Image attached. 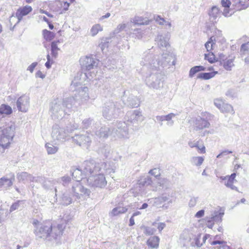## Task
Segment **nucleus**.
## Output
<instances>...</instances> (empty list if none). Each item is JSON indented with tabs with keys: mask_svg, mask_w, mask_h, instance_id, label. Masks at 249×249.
<instances>
[{
	"mask_svg": "<svg viewBox=\"0 0 249 249\" xmlns=\"http://www.w3.org/2000/svg\"><path fill=\"white\" fill-rule=\"evenodd\" d=\"M172 56L168 53H163L162 58L163 60H159V56L147 54L141 62L142 66L141 72L145 78L144 80L146 85L156 89H160L163 87L162 80L163 76L160 70V67L167 66L171 60Z\"/></svg>",
	"mask_w": 249,
	"mask_h": 249,
	"instance_id": "f257e3e1",
	"label": "nucleus"
},
{
	"mask_svg": "<svg viewBox=\"0 0 249 249\" xmlns=\"http://www.w3.org/2000/svg\"><path fill=\"white\" fill-rule=\"evenodd\" d=\"M32 224L34 227V232L36 236L50 241L57 242L65 228V225L63 224L53 226L50 222L41 223L36 219H34Z\"/></svg>",
	"mask_w": 249,
	"mask_h": 249,
	"instance_id": "f03ea898",
	"label": "nucleus"
},
{
	"mask_svg": "<svg viewBox=\"0 0 249 249\" xmlns=\"http://www.w3.org/2000/svg\"><path fill=\"white\" fill-rule=\"evenodd\" d=\"M75 103V99L73 97H70L63 100L57 99L53 100L51 105L50 112L53 119H62L71 108Z\"/></svg>",
	"mask_w": 249,
	"mask_h": 249,
	"instance_id": "7ed1b4c3",
	"label": "nucleus"
},
{
	"mask_svg": "<svg viewBox=\"0 0 249 249\" xmlns=\"http://www.w3.org/2000/svg\"><path fill=\"white\" fill-rule=\"evenodd\" d=\"M116 130L110 127L104 126L98 130L95 131V135L100 139H107L109 136L116 134L121 138H128L129 132L125 122H119L117 124Z\"/></svg>",
	"mask_w": 249,
	"mask_h": 249,
	"instance_id": "20e7f679",
	"label": "nucleus"
},
{
	"mask_svg": "<svg viewBox=\"0 0 249 249\" xmlns=\"http://www.w3.org/2000/svg\"><path fill=\"white\" fill-rule=\"evenodd\" d=\"M16 124L10 121L0 127V146L4 150L8 148L15 135Z\"/></svg>",
	"mask_w": 249,
	"mask_h": 249,
	"instance_id": "39448f33",
	"label": "nucleus"
},
{
	"mask_svg": "<svg viewBox=\"0 0 249 249\" xmlns=\"http://www.w3.org/2000/svg\"><path fill=\"white\" fill-rule=\"evenodd\" d=\"M123 107L121 101L114 102L112 101L107 102L103 107V115L107 120L117 117Z\"/></svg>",
	"mask_w": 249,
	"mask_h": 249,
	"instance_id": "423d86ee",
	"label": "nucleus"
},
{
	"mask_svg": "<svg viewBox=\"0 0 249 249\" xmlns=\"http://www.w3.org/2000/svg\"><path fill=\"white\" fill-rule=\"evenodd\" d=\"M224 214V211L221 208L216 209L211 211L210 214L204 218L207 227L212 229L215 224L220 223Z\"/></svg>",
	"mask_w": 249,
	"mask_h": 249,
	"instance_id": "0eeeda50",
	"label": "nucleus"
},
{
	"mask_svg": "<svg viewBox=\"0 0 249 249\" xmlns=\"http://www.w3.org/2000/svg\"><path fill=\"white\" fill-rule=\"evenodd\" d=\"M71 130H69V126L66 127L55 124L53 126L52 131V137L54 140L60 142L64 141L71 133Z\"/></svg>",
	"mask_w": 249,
	"mask_h": 249,
	"instance_id": "6e6552de",
	"label": "nucleus"
},
{
	"mask_svg": "<svg viewBox=\"0 0 249 249\" xmlns=\"http://www.w3.org/2000/svg\"><path fill=\"white\" fill-rule=\"evenodd\" d=\"M71 193L76 199H84L86 197H89L90 191L85 188L80 182L77 181L73 184Z\"/></svg>",
	"mask_w": 249,
	"mask_h": 249,
	"instance_id": "1a4fd4ad",
	"label": "nucleus"
},
{
	"mask_svg": "<svg viewBox=\"0 0 249 249\" xmlns=\"http://www.w3.org/2000/svg\"><path fill=\"white\" fill-rule=\"evenodd\" d=\"M92 138L93 135L92 134L86 132L83 134H75L72 137V139L73 142L77 145L88 149L90 146Z\"/></svg>",
	"mask_w": 249,
	"mask_h": 249,
	"instance_id": "9d476101",
	"label": "nucleus"
},
{
	"mask_svg": "<svg viewBox=\"0 0 249 249\" xmlns=\"http://www.w3.org/2000/svg\"><path fill=\"white\" fill-rule=\"evenodd\" d=\"M124 119L125 121L127 122V124L125 122V123L127 128V125H130L129 123L132 124V125L137 126L140 122H142L144 120L142 112L139 110L128 111Z\"/></svg>",
	"mask_w": 249,
	"mask_h": 249,
	"instance_id": "9b49d317",
	"label": "nucleus"
},
{
	"mask_svg": "<svg viewBox=\"0 0 249 249\" xmlns=\"http://www.w3.org/2000/svg\"><path fill=\"white\" fill-rule=\"evenodd\" d=\"M80 63L83 69L87 71L96 68L99 63L98 60L92 56H85L80 58Z\"/></svg>",
	"mask_w": 249,
	"mask_h": 249,
	"instance_id": "f8f14e48",
	"label": "nucleus"
},
{
	"mask_svg": "<svg viewBox=\"0 0 249 249\" xmlns=\"http://www.w3.org/2000/svg\"><path fill=\"white\" fill-rule=\"evenodd\" d=\"M89 184L96 187H104L107 181L103 173L96 175L90 176L87 179Z\"/></svg>",
	"mask_w": 249,
	"mask_h": 249,
	"instance_id": "ddd939ff",
	"label": "nucleus"
},
{
	"mask_svg": "<svg viewBox=\"0 0 249 249\" xmlns=\"http://www.w3.org/2000/svg\"><path fill=\"white\" fill-rule=\"evenodd\" d=\"M83 172L86 176L96 174L101 170L99 163H96L94 161H85L83 164Z\"/></svg>",
	"mask_w": 249,
	"mask_h": 249,
	"instance_id": "4468645a",
	"label": "nucleus"
},
{
	"mask_svg": "<svg viewBox=\"0 0 249 249\" xmlns=\"http://www.w3.org/2000/svg\"><path fill=\"white\" fill-rule=\"evenodd\" d=\"M17 108L19 111L26 112L30 107V98L28 96L23 95L19 97L16 102Z\"/></svg>",
	"mask_w": 249,
	"mask_h": 249,
	"instance_id": "2eb2a0df",
	"label": "nucleus"
},
{
	"mask_svg": "<svg viewBox=\"0 0 249 249\" xmlns=\"http://www.w3.org/2000/svg\"><path fill=\"white\" fill-rule=\"evenodd\" d=\"M170 35L167 33L163 35H158L156 39L158 46L161 49H167L170 47L169 39Z\"/></svg>",
	"mask_w": 249,
	"mask_h": 249,
	"instance_id": "dca6fc26",
	"label": "nucleus"
},
{
	"mask_svg": "<svg viewBox=\"0 0 249 249\" xmlns=\"http://www.w3.org/2000/svg\"><path fill=\"white\" fill-rule=\"evenodd\" d=\"M32 10V7L29 5H26L19 8L16 13V16L15 17L14 15H12L10 17V21H11L13 18L16 17L18 18L17 24L22 19L23 17L31 12Z\"/></svg>",
	"mask_w": 249,
	"mask_h": 249,
	"instance_id": "f3484780",
	"label": "nucleus"
},
{
	"mask_svg": "<svg viewBox=\"0 0 249 249\" xmlns=\"http://www.w3.org/2000/svg\"><path fill=\"white\" fill-rule=\"evenodd\" d=\"M208 15L210 22L214 23H216L221 16V11L219 8L213 6L208 11Z\"/></svg>",
	"mask_w": 249,
	"mask_h": 249,
	"instance_id": "a211bd4d",
	"label": "nucleus"
},
{
	"mask_svg": "<svg viewBox=\"0 0 249 249\" xmlns=\"http://www.w3.org/2000/svg\"><path fill=\"white\" fill-rule=\"evenodd\" d=\"M210 126V124L207 120L201 117L196 119L195 122L194 130L198 131L203 128H209Z\"/></svg>",
	"mask_w": 249,
	"mask_h": 249,
	"instance_id": "6ab92c4d",
	"label": "nucleus"
},
{
	"mask_svg": "<svg viewBox=\"0 0 249 249\" xmlns=\"http://www.w3.org/2000/svg\"><path fill=\"white\" fill-rule=\"evenodd\" d=\"M17 178L19 181H23L24 183L29 181L36 182V177H33L27 172H22L18 173Z\"/></svg>",
	"mask_w": 249,
	"mask_h": 249,
	"instance_id": "aec40b11",
	"label": "nucleus"
},
{
	"mask_svg": "<svg viewBox=\"0 0 249 249\" xmlns=\"http://www.w3.org/2000/svg\"><path fill=\"white\" fill-rule=\"evenodd\" d=\"M36 182L41 183L43 187L47 189H52L55 184L54 180L46 179L43 177H36Z\"/></svg>",
	"mask_w": 249,
	"mask_h": 249,
	"instance_id": "412c9836",
	"label": "nucleus"
},
{
	"mask_svg": "<svg viewBox=\"0 0 249 249\" xmlns=\"http://www.w3.org/2000/svg\"><path fill=\"white\" fill-rule=\"evenodd\" d=\"M71 175L75 178L76 182L80 181L86 176L85 174L82 172L81 169L79 168L73 167L71 170Z\"/></svg>",
	"mask_w": 249,
	"mask_h": 249,
	"instance_id": "4be33fe9",
	"label": "nucleus"
},
{
	"mask_svg": "<svg viewBox=\"0 0 249 249\" xmlns=\"http://www.w3.org/2000/svg\"><path fill=\"white\" fill-rule=\"evenodd\" d=\"M235 177L236 174L235 173H232L231 176L228 177V178L225 181L224 184L227 187L238 192L237 188L233 185L234 182L236 181L235 179Z\"/></svg>",
	"mask_w": 249,
	"mask_h": 249,
	"instance_id": "5701e85b",
	"label": "nucleus"
},
{
	"mask_svg": "<svg viewBox=\"0 0 249 249\" xmlns=\"http://www.w3.org/2000/svg\"><path fill=\"white\" fill-rule=\"evenodd\" d=\"M124 104L132 108L137 107L140 106V100L136 96L130 95Z\"/></svg>",
	"mask_w": 249,
	"mask_h": 249,
	"instance_id": "b1692460",
	"label": "nucleus"
},
{
	"mask_svg": "<svg viewBox=\"0 0 249 249\" xmlns=\"http://www.w3.org/2000/svg\"><path fill=\"white\" fill-rule=\"evenodd\" d=\"M15 181V176L14 174L11 175L10 178L6 177H2L0 178V187L4 186L5 187H11Z\"/></svg>",
	"mask_w": 249,
	"mask_h": 249,
	"instance_id": "393cba45",
	"label": "nucleus"
},
{
	"mask_svg": "<svg viewBox=\"0 0 249 249\" xmlns=\"http://www.w3.org/2000/svg\"><path fill=\"white\" fill-rule=\"evenodd\" d=\"M130 22L138 25H148L149 23L148 19L139 16H135L131 18Z\"/></svg>",
	"mask_w": 249,
	"mask_h": 249,
	"instance_id": "a878e982",
	"label": "nucleus"
},
{
	"mask_svg": "<svg viewBox=\"0 0 249 249\" xmlns=\"http://www.w3.org/2000/svg\"><path fill=\"white\" fill-rule=\"evenodd\" d=\"M160 238L158 236L151 237L147 241V245L151 249H157L159 247Z\"/></svg>",
	"mask_w": 249,
	"mask_h": 249,
	"instance_id": "bb28decb",
	"label": "nucleus"
},
{
	"mask_svg": "<svg viewBox=\"0 0 249 249\" xmlns=\"http://www.w3.org/2000/svg\"><path fill=\"white\" fill-rule=\"evenodd\" d=\"M12 107L8 105L2 104L0 106V114L2 115H9L12 113Z\"/></svg>",
	"mask_w": 249,
	"mask_h": 249,
	"instance_id": "cd10ccee",
	"label": "nucleus"
},
{
	"mask_svg": "<svg viewBox=\"0 0 249 249\" xmlns=\"http://www.w3.org/2000/svg\"><path fill=\"white\" fill-rule=\"evenodd\" d=\"M221 3L222 6L224 7V9L222 13L223 15L225 17L231 16V14H229V8L231 4L230 0H221Z\"/></svg>",
	"mask_w": 249,
	"mask_h": 249,
	"instance_id": "c85d7f7f",
	"label": "nucleus"
},
{
	"mask_svg": "<svg viewBox=\"0 0 249 249\" xmlns=\"http://www.w3.org/2000/svg\"><path fill=\"white\" fill-rule=\"evenodd\" d=\"M234 58L226 59L222 63H221L224 68L227 71H231L232 67L234 66Z\"/></svg>",
	"mask_w": 249,
	"mask_h": 249,
	"instance_id": "c756f323",
	"label": "nucleus"
},
{
	"mask_svg": "<svg viewBox=\"0 0 249 249\" xmlns=\"http://www.w3.org/2000/svg\"><path fill=\"white\" fill-rule=\"evenodd\" d=\"M220 110L223 113H230L231 114L234 113L232 106L228 103H224Z\"/></svg>",
	"mask_w": 249,
	"mask_h": 249,
	"instance_id": "7c9ffc66",
	"label": "nucleus"
},
{
	"mask_svg": "<svg viewBox=\"0 0 249 249\" xmlns=\"http://www.w3.org/2000/svg\"><path fill=\"white\" fill-rule=\"evenodd\" d=\"M218 72L217 71H214L211 72L200 73L198 75L197 78L204 80H208L213 77Z\"/></svg>",
	"mask_w": 249,
	"mask_h": 249,
	"instance_id": "2f4dec72",
	"label": "nucleus"
},
{
	"mask_svg": "<svg viewBox=\"0 0 249 249\" xmlns=\"http://www.w3.org/2000/svg\"><path fill=\"white\" fill-rule=\"evenodd\" d=\"M153 182L152 178L149 176L142 177L138 180V183L142 186H148Z\"/></svg>",
	"mask_w": 249,
	"mask_h": 249,
	"instance_id": "473e14b6",
	"label": "nucleus"
},
{
	"mask_svg": "<svg viewBox=\"0 0 249 249\" xmlns=\"http://www.w3.org/2000/svg\"><path fill=\"white\" fill-rule=\"evenodd\" d=\"M127 211L126 207L119 206L114 208L110 213L111 216H116L119 214L124 213Z\"/></svg>",
	"mask_w": 249,
	"mask_h": 249,
	"instance_id": "72a5a7b5",
	"label": "nucleus"
},
{
	"mask_svg": "<svg viewBox=\"0 0 249 249\" xmlns=\"http://www.w3.org/2000/svg\"><path fill=\"white\" fill-rule=\"evenodd\" d=\"M61 201L62 204L67 206L72 203V199L70 197L68 193H65L63 194L61 197Z\"/></svg>",
	"mask_w": 249,
	"mask_h": 249,
	"instance_id": "f704fd0d",
	"label": "nucleus"
},
{
	"mask_svg": "<svg viewBox=\"0 0 249 249\" xmlns=\"http://www.w3.org/2000/svg\"><path fill=\"white\" fill-rule=\"evenodd\" d=\"M45 147L48 154H54L58 150L57 146H54L50 143H47L45 144Z\"/></svg>",
	"mask_w": 249,
	"mask_h": 249,
	"instance_id": "c9c22d12",
	"label": "nucleus"
},
{
	"mask_svg": "<svg viewBox=\"0 0 249 249\" xmlns=\"http://www.w3.org/2000/svg\"><path fill=\"white\" fill-rule=\"evenodd\" d=\"M212 245H218L215 247V249H230V247L227 245L224 241H213L211 243Z\"/></svg>",
	"mask_w": 249,
	"mask_h": 249,
	"instance_id": "e433bc0d",
	"label": "nucleus"
},
{
	"mask_svg": "<svg viewBox=\"0 0 249 249\" xmlns=\"http://www.w3.org/2000/svg\"><path fill=\"white\" fill-rule=\"evenodd\" d=\"M103 31V27L100 24L94 25L90 30V33L92 36H96L99 32Z\"/></svg>",
	"mask_w": 249,
	"mask_h": 249,
	"instance_id": "4c0bfd02",
	"label": "nucleus"
},
{
	"mask_svg": "<svg viewBox=\"0 0 249 249\" xmlns=\"http://www.w3.org/2000/svg\"><path fill=\"white\" fill-rule=\"evenodd\" d=\"M214 41L215 37L214 36H211L209 40L205 43V46L208 52L213 50L214 46L215 44Z\"/></svg>",
	"mask_w": 249,
	"mask_h": 249,
	"instance_id": "58836bf2",
	"label": "nucleus"
},
{
	"mask_svg": "<svg viewBox=\"0 0 249 249\" xmlns=\"http://www.w3.org/2000/svg\"><path fill=\"white\" fill-rule=\"evenodd\" d=\"M43 35L45 39L49 41L53 40L55 36V34L53 32L46 29L43 30Z\"/></svg>",
	"mask_w": 249,
	"mask_h": 249,
	"instance_id": "ea45409f",
	"label": "nucleus"
},
{
	"mask_svg": "<svg viewBox=\"0 0 249 249\" xmlns=\"http://www.w3.org/2000/svg\"><path fill=\"white\" fill-rule=\"evenodd\" d=\"M110 151V147L107 145H103L99 148L98 152L99 153L103 154L105 156H107Z\"/></svg>",
	"mask_w": 249,
	"mask_h": 249,
	"instance_id": "a19ab883",
	"label": "nucleus"
},
{
	"mask_svg": "<svg viewBox=\"0 0 249 249\" xmlns=\"http://www.w3.org/2000/svg\"><path fill=\"white\" fill-rule=\"evenodd\" d=\"M160 186H162V188H168L171 185V182L166 178H163L160 179V181L158 182Z\"/></svg>",
	"mask_w": 249,
	"mask_h": 249,
	"instance_id": "79ce46f5",
	"label": "nucleus"
},
{
	"mask_svg": "<svg viewBox=\"0 0 249 249\" xmlns=\"http://www.w3.org/2000/svg\"><path fill=\"white\" fill-rule=\"evenodd\" d=\"M204 160L202 157H193L192 159V162L194 165L199 166L202 164Z\"/></svg>",
	"mask_w": 249,
	"mask_h": 249,
	"instance_id": "37998d69",
	"label": "nucleus"
},
{
	"mask_svg": "<svg viewBox=\"0 0 249 249\" xmlns=\"http://www.w3.org/2000/svg\"><path fill=\"white\" fill-rule=\"evenodd\" d=\"M93 120L90 118L85 119L82 123V128L87 129L93 124Z\"/></svg>",
	"mask_w": 249,
	"mask_h": 249,
	"instance_id": "c03bdc74",
	"label": "nucleus"
},
{
	"mask_svg": "<svg viewBox=\"0 0 249 249\" xmlns=\"http://www.w3.org/2000/svg\"><path fill=\"white\" fill-rule=\"evenodd\" d=\"M226 95L230 98H235L237 97V92L234 89H229L226 92Z\"/></svg>",
	"mask_w": 249,
	"mask_h": 249,
	"instance_id": "a18cd8bd",
	"label": "nucleus"
},
{
	"mask_svg": "<svg viewBox=\"0 0 249 249\" xmlns=\"http://www.w3.org/2000/svg\"><path fill=\"white\" fill-rule=\"evenodd\" d=\"M240 52L243 54H249V42L241 45Z\"/></svg>",
	"mask_w": 249,
	"mask_h": 249,
	"instance_id": "49530a36",
	"label": "nucleus"
},
{
	"mask_svg": "<svg viewBox=\"0 0 249 249\" xmlns=\"http://www.w3.org/2000/svg\"><path fill=\"white\" fill-rule=\"evenodd\" d=\"M142 228L143 229L144 233L147 235H152L156 231L155 229L149 227L143 226Z\"/></svg>",
	"mask_w": 249,
	"mask_h": 249,
	"instance_id": "de8ad7c7",
	"label": "nucleus"
},
{
	"mask_svg": "<svg viewBox=\"0 0 249 249\" xmlns=\"http://www.w3.org/2000/svg\"><path fill=\"white\" fill-rule=\"evenodd\" d=\"M143 33L142 30L140 29H134L132 34L133 37L135 38L141 39L142 37Z\"/></svg>",
	"mask_w": 249,
	"mask_h": 249,
	"instance_id": "09e8293b",
	"label": "nucleus"
},
{
	"mask_svg": "<svg viewBox=\"0 0 249 249\" xmlns=\"http://www.w3.org/2000/svg\"><path fill=\"white\" fill-rule=\"evenodd\" d=\"M170 196L169 194H162V196L160 197L156 198H155V203H157L158 202H163L166 201H167L169 198Z\"/></svg>",
	"mask_w": 249,
	"mask_h": 249,
	"instance_id": "8fccbe9b",
	"label": "nucleus"
},
{
	"mask_svg": "<svg viewBox=\"0 0 249 249\" xmlns=\"http://www.w3.org/2000/svg\"><path fill=\"white\" fill-rule=\"evenodd\" d=\"M205 59L207 60L210 63H213L215 60V55L213 53L205 54Z\"/></svg>",
	"mask_w": 249,
	"mask_h": 249,
	"instance_id": "3c124183",
	"label": "nucleus"
},
{
	"mask_svg": "<svg viewBox=\"0 0 249 249\" xmlns=\"http://www.w3.org/2000/svg\"><path fill=\"white\" fill-rule=\"evenodd\" d=\"M59 3L61 5V8L63 9L61 13H62V12H65L68 10L69 7L70 6L69 3H68L67 1H63L59 2Z\"/></svg>",
	"mask_w": 249,
	"mask_h": 249,
	"instance_id": "603ef678",
	"label": "nucleus"
},
{
	"mask_svg": "<svg viewBox=\"0 0 249 249\" xmlns=\"http://www.w3.org/2000/svg\"><path fill=\"white\" fill-rule=\"evenodd\" d=\"M198 72H199L198 66H195L190 69L189 76L190 77L192 78L194 76V75Z\"/></svg>",
	"mask_w": 249,
	"mask_h": 249,
	"instance_id": "864d4df0",
	"label": "nucleus"
},
{
	"mask_svg": "<svg viewBox=\"0 0 249 249\" xmlns=\"http://www.w3.org/2000/svg\"><path fill=\"white\" fill-rule=\"evenodd\" d=\"M126 27V24L125 23L119 24L115 30L116 33H119L124 30Z\"/></svg>",
	"mask_w": 249,
	"mask_h": 249,
	"instance_id": "5fc2aeb1",
	"label": "nucleus"
},
{
	"mask_svg": "<svg viewBox=\"0 0 249 249\" xmlns=\"http://www.w3.org/2000/svg\"><path fill=\"white\" fill-rule=\"evenodd\" d=\"M149 174L154 176L156 178L160 176V169L158 168H154L153 169L150 170L149 171Z\"/></svg>",
	"mask_w": 249,
	"mask_h": 249,
	"instance_id": "6e6d98bb",
	"label": "nucleus"
},
{
	"mask_svg": "<svg viewBox=\"0 0 249 249\" xmlns=\"http://www.w3.org/2000/svg\"><path fill=\"white\" fill-rule=\"evenodd\" d=\"M224 103L223 101L221 99H216L214 100V105L219 109L221 108Z\"/></svg>",
	"mask_w": 249,
	"mask_h": 249,
	"instance_id": "4d7b16f0",
	"label": "nucleus"
},
{
	"mask_svg": "<svg viewBox=\"0 0 249 249\" xmlns=\"http://www.w3.org/2000/svg\"><path fill=\"white\" fill-rule=\"evenodd\" d=\"M88 88L87 87H84L83 88H81V89L79 90V93L80 95H84L85 97H88Z\"/></svg>",
	"mask_w": 249,
	"mask_h": 249,
	"instance_id": "13d9d810",
	"label": "nucleus"
},
{
	"mask_svg": "<svg viewBox=\"0 0 249 249\" xmlns=\"http://www.w3.org/2000/svg\"><path fill=\"white\" fill-rule=\"evenodd\" d=\"M196 148L199 153L204 154L206 153L205 147L203 144H200V143H198Z\"/></svg>",
	"mask_w": 249,
	"mask_h": 249,
	"instance_id": "bf43d9fd",
	"label": "nucleus"
},
{
	"mask_svg": "<svg viewBox=\"0 0 249 249\" xmlns=\"http://www.w3.org/2000/svg\"><path fill=\"white\" fill-rule=\"evenodd\" d=\"M246 0H241V2H239L238 7L240 9H246L248 7V4L246 3Z\"/></svg>",
	"mask_w": 249,
	"mask_h": 249,
	"instance_id": "052dcab7",
	"label": "nucleus"
},
{
	"mask_svg": "<svg viewBox=\"0 0 249 249\" xmlns=\"http://www.w3.org/2000/svg\"><path fill=\"white\" fill-rule=\"evenodd\" d=\"M200 235H198L194 239L195 245L197 247H200L203 245V243L200 242Z\"/></svg>",
	"mask_w": 249,
	"mask_h": 249,
	"instance_id": "680f3d73",
	"label": "nucleus"
},
{
	"mask_svg": "<svg viewBox=\"0 0 249 249\" xmlns=\"http://www.w3.org/2000/svg\"><path fill=\"white\" fill-rule=\"evenodd\" d=\"M197 198V197L191 198L189 203V206L191 207H194L196 204Z\"/></svg>",
	"mask_w": 249,
	"mask_h": 249,
	"instance_id": "e2e57ef3",
	"label": "nucleus"
},
{
	"mask_svg": "<svg viewBox=\"0 0 249 249\" xmlns=\"http://www.w3.org/2000/svg\"><path fill=\"white\" fill-rule=\"evenodd\" d=\"M175 116H176V114H175L173 113H169L167 115H164V120L167 122L170 121L172 120V118L175 117Z\"/></svg>",
	"mask_w": 249,
	"mask_h": 249,
	"instance_id": "0e129e2a",
	"label": "nucleus"
},
{
	"mask_svg": "<svg viewBox=\"0 0 249 249\" xmlns=\"http://www.w3.org/2000/svg\"><path fill=\"white\" fill-rule=\"evenodd\" d=\"M232 152L231 151H230V150H225V151H223V152H222L221 153H220L219 154H218L216 158H220L222 156H226L228 154H231V153H232Z\"/></svg>",
	"mask_w": 249,
	"mask_h": 249,
	"instance_id": "69168bd1",
	"label": "nucleus"
},
{
	"mask_svg": "<svg viewBox=\"0 0 249 249\" xmlns=\"http://www.w3.org/2000/svg\"><path fill=\"white\" fill-rule=\"evenodd\" d=\"M61 180H62L64 185L68 184L71 180V178L68 176H64L61 178Z\"/></svg>",
	"mask_w": 249,
	"mask_h": 249,
	"instance_id": "338daca9",
	"label": "nucleus"
},
{
	"mask_svg": "<svg viewBox=\"0 0 249 249\" xmlns=\"http://www.w3.org/2000/svg\"><path fill=\"white\" fill-rule=\"evenodd\" d=\"M156 21L160 25H164V22H165V20L164 18H161L160 16H157L156 18Z\"/></svg>",
	"mask_w": 249,
	"mask_h": 249,
	"instance_id": "774afa93",
	"label": "nucleus"
}]
</instances>
